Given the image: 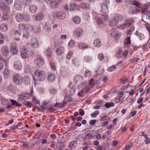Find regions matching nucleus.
Wrapping results in <instances>:
<instances>
[{
    "label": "nucleus",
    "instance_id": "nucleus-1",
    "mask_svg": "<svg viewBox=\"0 0 150 150\" xmlns=\"http://www.w3.org/2000/svg\"><path fill=\"white\" fill-rule=\"evenodd\" d=\"M19 28L20 30L23 31V37L26 38H28L30 35L28 30L31 28L30 25L19 24Z\"/></svg>",
    "mask_w": 150,
    "mask_h": 150
},
{
    "label": "nucleus",
    "instance_id": "nucleus-2",
    "mask_svg": "<svg viewBox=\"0 0 150 150\" xmlns=\"http://www.w3.org/2000/svg\"><path fill=\"white\" fill-rule=\"evenodd\" d=\"M133 6L129 10V12L132 14H136L140 8V4L135 0L132 2Z\"/></svg>",
    "mask_w": 150,
    "mask_h": 150
},
{
    "label": "nucleus",
    "instance_id": "nucleus-3",
    "mask_svg": "<svg viewBox=\"0 0 150 150\" xmlns=\"http://www.w3.org/2000/svg\"><path fill=\"white\" fill-rule=\"evenodd\" d=\"M16 20L18 22H21L24 20L26 21H28L30 20L29 16L27 14H22L21 13H18L15 17Z\"/></svg>",
    "mask_w": 150,
    "mask_h": 150
},
{
    "label": "nucleus",
    "instance_id": "nucleus-4",
    "mask_svg": "<svg viewBox=\"0 0 150 150\" xmlns=\"http://www.w3.org/2000/svg\"><path fill=\"white\" fill-rule=\"evenodd\" d=\"M34 74L36 77H38L39 80L43 81L45 78V74L43 71L37 70L35 71Z\"/></svg>",
    "mask_w": 150,
    "mask_h": 150
},
{
    "label": "nucleus",
    "instance_id": "nucleus-5",
    "mask_svg": "<svg viewBox=\"0 0 150 150\" xmlns=\"http://www.w3.org/2000/svg\"><path fill=\"white\" fill-rule=\"evenodd\" d=\"M110 4V1L108 0H107L105 1L101 4V11L103 13H106L108 12V7Z\"/></svg>",
    "mask_w": 150,
    "mask_h": 150
},
{
    "label": "nucleus",
    "instance_id": "nucleus-6",
    "mask_svg": "<svg viewBox=\"0 0 150 150\" xmlns=\"http://www.w3.org/2000/svg\"><path fill=\"white\" fill-rule=\"evenodd\" d=\"M35 62L36 65L39 67L43 65L44 62L43 58L40 56H37L36 59L35 60Z\"/></svg>",
    "mask_w": 150,
    "mask_h": 150
},
{
    "label": "nucleus",
    "instance_id": "nucleus-7",
    "mask_svg": "<svg viewBox=\"0 0 150 150\" xmlns=\"http://www.w3.org/2000/svg\"><path fill=\"white\" fill-rule=\"evenodd\" d=\"M14 82L17 84H21L23 81V78L18 75L14 76L13 79Z\"/></svg>",
    "mask_w": 150,
    "mask_h": 150
},
{
    "label": "nucleus",
    "instance_id": "nucleus-8",
    "mask_svg": "<svg viewBox=\"0 0 150 150\" xmlns=\"http://www.w3.org/2000/svg\"><path fill=\"white\" fill-rule=\"evenodd\" d=\"M0 9L5 12H8L10 11L9 6L4 2L0 3Z\"/></svg>",
    "mask_w": 150,
    "mask_h": 150
},
{
    "label": "nucleus",
    "instance_id": "nucleus-9",
    "mask_svg": "<svg viewBox=\"0 0 150 150\" xmlns=\"http://www.w3.org/2000/svg\"><path fill=\"white\" fill-rule=\"evenodd\" d=\"M142 12L144 14L150 17V5L146 4L144 8H143Z\"/></svg>",
    "mask_w": 150,
    "mask_h": 150
},
{
    "label": "nucleus",
    "instance_id": "nucleus-10",
    "mask_svg": "<svg viewBox=\"0 0 150 150\" xmlns=\"http://www.w3.org/2000/svg\"><path fill=\"white\" fill-rule=\"evenodd\" d=\"M1 52L3 55L7 56L9 55L10 51L7 46H4L1 47Z\"/></svg>",
    "mask_w": 150,
    "mask_h": 150
},
{
    "label": "nucleus",
    "instance_id": "nucleus-11",
    "mask_svg": "<svg viewBox=\"0 0 150 150\" xmlns=\"http://www.w3.org/2000/svg\"><path fill=\"white\" fill-rule=\"evenodd\" d=\"M42 28L43 30L46 32H49L51 30V26L49 23H43Z\"/></svg>",
    "mask_w": 150,
    "mask_h": 150
},
{
    "label": "nucleus",
    "instance_id": "nucleus-12",
    "mask_svg": "<svg viewBox=\"0 0 150 150\" xmlns=\"http://www.w3.org/2000/svg\"><path fill=\"white\" fill-rule=\"evenodd\" d=\"M21 50V54L22 57L24 59L28 58L29 56L28 54L27 53V51L25 47H20Z\"/></svg>",
    "mask_w": 150,
    "mask_h": 150
},
{
    "label": "nucleus",
    "instance_id": "nucleus-13",
    "mask_svg": "<svg viewBox=\"0 0 150 150\" xmlns=\"http://www.w3.org/2000/svg\"><path fill=\"white\" fill-rule=\"evenodd\" d=\"M128 93V92H125L123 93L122 92L119 93V99L121 100L126 99L129 96Z\"/></svg>",
    "mask_w": 150,
    "mask_h": 150
},
{
    "label": "nucleus",
    "instance_id": "nucleus-14",
    "mask_svg": "<svg viewBox=\"0 0 150 150\" xmlns=\"http://www.w3.org/2000/svg\"><path fill=\"white\" fill-rule=\"evenodd\" d=\"M65 15L63 11H58L56 14V18L60 20H62L65 17Z\"/></svg>",
    "mask_w": 150,
    "mask_h": 150
},
{
    "label": "nucleus",
    "instance_id": "nucleus-15",
    "mask_svg": "<svg viewBox=\"0 0 150 150\" xmlns=\"http://www.w3.org/2000/svg\"><path fill=\"white\" fill-rule=\"evenodd\" d=\"M31 43V45L33 46V47L36 48L38 45V41L35 37H32L31 38V41H30Z\"/></svg>",
    "mask_w": 150,
    "mask_h": 150
},
{
    "label": "nucleus",
    "instance_id": "nucleus-16",
    "mask_svg": "<svg viewBox=\"0 0 150 150\" xmlns=\"http://www.w3.org/2000/svg\"><path fill=\"white\" fill-rule=\"evenodd\" d=\"M61 3V1L59 0L57 2L55 0L52 1L50 3V6L52 8H58L59 4Z\"/></svg>",
    "mask_w": 150,
    "mask_h": 150
},
{
    "label": "nucleus",
    "instance_id": "nucleus-17",
    "mask_svg": "<svg viewBox=\"0 0 150 150\" xmlns=\"http://www.w3.org/2000/svg\"><path fill=\"white\" fill-rule=\"evenodd\" d=\"M74 33L77 36L80 37L83 34L82 29L80 28H77L74 31Z\"/></svg>",
    "mask_w": 150,
    "mask_h": 150
},
{
    "label": "nucleus",
    "instance_id": "nucleus-18",
    "mask_svg": "<svg viewBox=\"0 0 150 150\" xmlns=\"http://www.w3.org/2000/svg\"><path fill=\"white\" fill-rule=\"evenodd\" d=\"M11 50L13 54H16L18 52L17 47L15 43H13L11 45Z\"/></svg>",
    "mask_w": 150,
    "mask_h": 150
},
{
    "label": "nucleus",
    "instance_id": "nucleus-19",
    "mask_svg": "<svg viewBox=\"0 0 150 150\" xmlns=\"http://www.w3.org/2000/svg\"><path fill=\"white\" fill-rule=\"evenodd\" d=\"M101 40L100 38H96L94 40L93 44L94 46L99 47L101 45Z\"/></svg>",
    "mask_w": 150,
    "mask_h": 150
},
{
    "label": "nucleus",
    "instance_id": "nucleus-20",
    "mask_svg": "<svg viewBox=\"0 0 150 150\" xmlns=\"http://www.w3.org/2000/svg\"><path fill=\"white\" fill-rule=\"evenodd\" d=\"M0 29L3 32H6L8 29V25L5 23H3L0 25Z\"/></svg>",
    "mask_w": 150,
    "mask_h": 150
},
{
    "label": "nucleus",
    "instance_id": "nucleus-21",
    "mask_svg": "<svg viewBox=\"0 0 150 150\" xmlns=\"http://www.w3.org/2000/svg\"><path fill=\"white\" fill-rule=\"evenodd\" d=\"M29 11L32 13H34L37 11L38 8L35 5H32L30 6L29 7Z\"/></svg>",
    "mask_w": 150,
    "mask_h": 150
},
{
    "label": "nucleus",
    "instance_id": "nucleus-22",
    "mask_svg": "<svg viewBox=\"0 0 150 150\" xmlns=\"http://www.w3.org/2000/svg\"><path fill=\"white\" fill-rule=\"evenodd\" d=\"M11 101L12 103V105H10L7 107V108H8L11 107L12 106L16 105L17 107L21 106L22 105L21 103L17 102L16 101L13 100L11 99Z\"/></svg>",
    "mask_w": 150,
    "mask_h": 150
},
{
    "label": "nucleus",
    "instance_id": "nucleus-23",
    "mask_svg": "<svg viewBox=\"0 0 150 150\" xmlns=\"http://www.w3.org/2000/svg\"><path fill=\"white\" fill-rule=\"evenodd\" d=\"M64 52V48L62 47L57 49L56 50V54L57 55H60L62 54Z\"/></svg>",
    "mask_w": 150,
    "mask_h": 150
},
{
    "label": "nucleus",
    "instance_id": "nucleus-24",
    "mask_svg": "<svg viewBox=\"0 0 150 150\" xmlns=\"http://www.w3.org/2000/svg\"><path fill=\"white\" fill-rule=\"evenodd\" d=\"M135 34L137 35V38L140 40H143L144 38V34L140 33L139 32L136 31L135 33Z\"/></svg>",
    "mask_w": 150,
    "mask_h": 150
},
{
    "label": "nucleus",
    "instance_id": "nucleus-25",
    "mask_svg": "<svg viewBox=\"0 0 150 150\" xmlns=\"http://www.w3.org/2000/svg\"><path fill=\"white\" fill-rule=\"evenodd\" d=\"M23 82L27 86L29 85L30 82V79L27 76H25L23 78Z\"/></svg>",
    "mask_w": 150,
    "mask_h": 150
},
{
    "label": "nucleus",
    "instance_id": "nucleus-26",
    "mask_svg": "<svg viewBox=\"0 0 150 150\" xmlns=\"http://www.w3.org/2000/svg\"><path fill=\"white\" fill-rule=\"evenodd\" d=\"M74 80L75 82L76 83L78 82H80L83 80V78L81 76L79 75H76L74 78Z\"/></svg>",
    "mask_w": 150,
    "mask_h": 150
},
{
    "label": "nucleus",
    "instance_id": "nucleus-27",
    "mask_svg": "<svg viewBox=\"0 0 150 150\" xmlns=\"http://www.w3.org/2000/svg\"><path fill=\"white\" fill-rule=\"evenodd\" d=\"M78 46L79 48L82 49L83 50L88 47L86 44L82 42L78 43Z\"/></svg>",
    "mask_w": 150,
    "mask_h": 150
},
{
    "label": "nucleus",
    "instance_id": "nucleus-28",
    "mask_svg": "<svg viewBox=\"0 0 150 150\" xmlns=\"http://www.w3.org/2000/svg\"><path fill=\"white\" fill-rule=\"evenodd\" d=\"M47 78L49 81L51 82L53 81L55 79V75L54 74L51 73V74H49Z\"/></svg>",
    "mask_w": 150,
    "mask_h": 150
},
{
    "label": "nucleus",
    "instance_id": "nucleus-29",
    "mask_svg": "<svg viewBox=\"0 0 150 150\" xmlns=\"http://www.w3.org/2000/svg\"><path fill=\"white\" fill-rule=\"evenodd\" d=\"M100 15L98 14L95 17L96 21L99 24H101L103 23V20L100 17Z\"/></svg>",
    "mask_w": 150,
    "mask_h": 150
},
{
    "label": "nucleus",
    "instance_id": "nucleus-30",
    "mask_svg": "<svg viewBox=\"0 0 150 150\" xmlns=\"http://www.w3.org/2000/svg\"><path fill=\"white\" fill-rule=\"evenodd\" d=\"M22 103L28 108L31 107L33 105V104L30 102L25 101V100H23Z\"/></svg>",
    "mask_w": 150,
    "mask_h": 150
},
{
    "label": "nucleus",
    "instance_id": "nucleus-31",
    "mask_svg": "<svg viewBox=\"0 0 150 150\" xmlns=\"http://www.w3.org/2000/svg\"><path fill=\"white\" fill-rule=\"evenodd\" d=\"M73 21L76 24H78L80 23L81 19L78 16H75L73 18Z\"/></svg>",
    "mask_w": 150,
    "mask_h": 150
},
{
    "label": "nucleus",
    "instance_id": "nucleus-32",
    "mask_svg": "<svg viewBox=\"0 0 150 150\" xmlns=\"http://www.w3.org/2000/svg\"><path fill=\"white\" fill-rule=\"evenodd\" d=\"M14 6L17 10L20 9V8L22 7V5L19 1H16L15 3Z\"/></svg>",
    "mask_w": 150,
    "mask_h": 150
},
{
    "label": "nucleus",
    "instance_id": "nucleus-33",
    "mask_svg": "<svg viewBox=\"0 0 150 150\" xmlns=\"http://www.w3.org/2000/svg\"><path fill=\"white\" fill-rule=\"evenodd\" d=\"M113 19L116 22H117V23L118 24V22L121 21V20L122 19V18L120 15H116L114 17Z\"/></svg>",
    "mask_w": 150,
    "mask_h": 150
},
{
    "label": "nucleus",
    "instance_id": "nucleus-34",
    "mask_svg": "<svg viewBox=\"0 0 150 150\" xmlns=\"http://www.w3.org/2000/svg\"><path fill=\"white\" fill-rule=\"evenodd\" d=\"M115 105V103L112 102H108L104 105V106L107 108H109L111 107H113Z\"/></svg>",
    "mask_w": 150,
    "mask_h": 150
},
{
    "label": "nucleus",
    "instance_id": "nucleus-35",
    "mask_svg": "<svg viewBox=\"0 0 150 150\" xmlns=\"http://www.w3.org/2000/svg\"><path fill=\"white\" fill-rule=\"evenodd\" d=\"M70 8L69 9L71 10H73L76 8L78 7V6L76 4H72L70 3L69 4Z\"/></svg>",
    "mask_w": 150,
    "mask_h": 150
},
{
    "label": "nucleus",
    "instance_id": "nucleus-36",
    "mask_svg": "<svg viewBox=\"0 0 150 150\" xmlns=\"http://www.w3.org/2000/svg\"><path fill=\"white\" fill-rule=\"evenodd\" d=\"M95 136L94 134L91 133L86 134V137L88 139H93Z\"/></svg>",
    "mask_w": 150,
    "mask_h": 150
},
{
    "label": "nucleus",
    "instance_id": "nucleus-37",
    "mask_svg": "<svg viewBox=\"0 0 150 150\" xmlns=\"http://www.w3.org/2000/svg\"><path fill=\"white\" fill-rule=\"evenodd\" d=\"M43 17L44 16L43 14L42 13H38L36 16V18L37 20L40 21L42 19Z\"/></svg>",
    "mask_w": 150,
    "mask_h": 150
},
{
    "label": "nucleus",
    "instance_id": "nucleus-38",
    "mask_svg": "<svg viewBox=\"0 0 150 150\" xmlns=\"http://www.w3.org/2000/svg\"><path fill=\"white\" fill-rule=\"evenodd\" d=\"M92 75L91 72L88 70H86L84 73V76L85 78L89 77Z\"/></svg>",
    "mask_w": 150,
    "mask_h": 150
},
{
    "label": "nucleus",
    "instance_id": "nucleus-39",
    "mask_svg": "<svg viewBox=\"0 0 150 150\" xmlns=\"http://www.w3.org/2000/svg\"><path fill=\"white\" fill-rule=\"evenodd\" d=\"M21 66V63L18 61H16L14 65V67L16 69L20 68Z\"/></svg>",
    "mask_w": 150,
    "mask_h": 150
},
{
    "label": "nucleus",
    "instance_id": "nucleus-40",
    "mask_svg": "<svg viewBox=\"0 0 150 150\" xmlns=\"http://www.w3.org/2000/svg\"><path fill=\"white\" fill-rule=\"evenodd\" d=\"M100 17L104 21L107 20L108 19V15L106 13H103V14H100Z\"/></svg>",
    "mask_w": 150,
    "mask_h": 150
},
{
    "label": "nucleus",
    "instance_id": "nucleus-41",
    "mask_svg": "<svg viewBox=\"0 0 150 150\" xmlns=\"http://www.w3.org/2000/svg\"><path fill=\"white\" fill-rule=\"evenodd\" d=\"M117 22H116L114 20H113L112 21H110L109 25L110 26H115L117 25Z\"/></svg>",
    "mask_w": 150,
    "mask_h": 150
},
{
    "label": "nucleus",
    "instance_id": "nucleus-42",
    "mask_svg": "<svg viewBox=\"0 0 150 150\" xmlns=\"http://www.w3.org/2000/svg\"><path fill=\"white\" fill-rule=\"evenodd\" d=\"M9 18V16L8 14H3L1 18V19L2 20H7Z\"/></svg>",
    "mask_w": 150,
    "mask_h": 150
},
{
    "label": "nucleus",
    "instance_id": "nucleus-43",
    "mask_svg": "<svg viewBox=\"0 0 150 150\" xmlns=\"http://www.w3.org/2000/svg\"><path fill=\"white\" fill-rule=\"evenodd\" d=\"M46 54L48 57H50L52 55V53L50 49L48 48L47 49L46 51Z\"/></svg>",
    "mask_w": 150,
    "mask_h": 150
},
{
    "label": "nucleus",
    "instance_id": "nucleus-44",
    "mask_svg": "<svg viewBox=\"0 0 150 150\" xmlns=\"http://www.w3.org/2000/svg\"><path fill=\"white\" fill-rule=\"evenodd\" d=\"M54 123V120L51 119H50L49 120L47 121L46 123V125H49V127L51 126Z\"/></svg>",
    "mask_w": 150,
    "mask_h": 150
},
{
    "label": "nucleus",
    "instance_id": "nucleus-45",
    "mask_svg": "<svg viewBox=\"0 0 150 150\" xmlns=\"http://www.w3.org/2000/svg\"><path fill=\"white\" fill-rule=\"evenodd\" d=\"M31 30L32 31H33L34 32H36L38 31V27L36 26H32L31 25Z\"/></svg>",
    "mask_w": 150,
    "mask_h": 150
},
{
    "label": "nucleus",
    "instance_id": "nucleus-46",
    "mask_svg": "<svg viewBox=\"0 0 150 150\" xmlns=\"http://www.w3.org/2000/svg\"><path fill=\"white\" fill-rule=\"evenodd\" d=\"M89 85L91 87H93L94 86V81L93 79H92L90 80L88 83Z\"/></svg>",
    "mask_w": 150,
    "mask_h": 150
},
{
    "label": "nucleus",
    "instance_id": "nucleus-47",
    "mask_svg": "<svg viewBox=\"0 0 150 150\" xmlns=\"http://www.w3.org/2000/svg\"><path fill=\"white\" fill-rule=\"evenodd\" d=\"M75 91V89L74 88H69V93L71 95H74Z\"/></svg>",
    "mask_w": 150,
    "mask_h": 150
},
{
    "label": "nucleus",
    "instance_id": "nucleus-48",
    "mask_svg": "<svg viewBox=\"0 0 150 150\" xmlns=\"http://www.w3.org/2000/svg\"><path fill=\"white\" fill-rule=\"evenodd\" d=\"M81 6L82 8H83V9H88L90 7V6L88 4L87 5L86 4L83 3L81 5Z\"/></svg>",
    "mask_w": 150,
    "mask_h": 150
},
{
    "label": "nucleus",
    "instance_id": "nucleus-49",
    "mask_svg": "<svg viewBox=\"0 0 150 150\" xmlns=\"http://www.w3.org/2000/svg\"><path fill=\"white\" fill-rule=\"evenodd\" d=\"M126 42H125V44L127 45L131 43V40H130V36H128L126 39H125Z\"/></svg>",
    "mask_w": 150,
    "mask_h": 150
},
{
    "label": "nucleus",
    "instance_id": "nucleus-50",
    "mask_svg": "<svg viewBox=\"0 0 150 150\" xmlns=\"http://www.w3.org/2000/svg\"><path fill=\"white\" fill-rule=\"evenodd\" d=\"M99 113V111L98 110L95 111L94 113L91 114V116L93 117H95Z\"/></svg>",
    "mask_w": 150,
    "mask_h": 150
},
{
    "label": "nucleus",
    "instance_id": "nucleus-51",
    "mask_svg": "<svg viewBox=\"0 0 150 150\" xmlns=\"http://www.w3.org/2000/svg\"><path fill=\"white\" fill-rule=\"evenodd\" d=\"M115 69V65H114L112 66H111L108 68L107 70L110 72H111L114 70Z\"/></svg>",
    "mask_w": 150,
    "mask_h": 150
},
{
    "label": "nucleus",
    "instance_id": "nucleus-52",
    "mask_svg": "<svg viewBox=\"0 0 150 150\" xmlns=\"http://www.w3.org/2000/svg\"><path fill=\"white\" fill-rule=\"evenodd\" d=\"M50 64L52 69L55 70L56 69V67L54 62H50Z\"/></svg>",
    "mask_w": 150,
    "mask_h": 150
},
{
    "label": "nucleus",
    "instance_id": "nucleus-53",
    "mask_svg": "<svg viewBox=\"0 0 150 150\" xmlns=\"http://www.w3.org/2000/svg\"><path fill=\"white\" fill-rule=\"evenodd\" d=\"M98 57L100 60H103L104 58L103 55L102 53L99 54L98 55Z\"/></svg>",
    "mask_w": 150,
    "mask_h": 150
},
{
    "label": "nucleus",
    "instance_id": "nucleus-54",
    "mask_svg": "<svg viewBox=\"0 0 150 150\" xmlns=\"http://www.w3.org/2000/svg\"><path fill=\"white\" fill-rule=\"evenodd\" d=\"M121 33H118L117 32V33L116 34L115 36H114L115 39L116 40H117V39L120 38L121 36Z\"/></svg>",
    "mask_w": 150,
    "mask_h": 150
},
{
    "label": "nucleus",
    "instance_id": "nucleus-55",
    "mask_svg": "<svg viewBox=\"0 0 150 150\" xmlns=\"http://www.w3.org/2000/svg\"><path fill=\"white\" fill-rule=\"evenodd\" d=\"M10 73V71L8 69H5L3 71L4 75H7Z\"/></svg>",
    "mask_w": 150,
    "mask_h": 150
},
{
    "label": "nucleus",
    "instance_id": "nucleus-56",
    "mask_svg": "<svg viewBox=\"0 0 150 150\" xmlns=\"http://www.w3.org/2000/svg\"><path fill=\"white\" fill-rule=\"evenodd\" d=\"M133 21L132 20H127L126 22V25L127 26H129L133 23Z\"/></svg>",
    "mask_w": 150,
    "mask_h": 150
},
{
    "label": "nucleus",
    "instance_id": "nucleus-57",
    "mask_svg": "<svg viewBox=\"0 0 150 150\" xmlns=\"http://www.w3.org/2000/svg\"><path fill=\"white\" fill-rule=\"evenodd\" d=\"M104 146L103 145L102 146H101L100 145H98V147L97 148V150H105V149L103 146Z\"/></svg>",
    "mask_w": 150,
    "mask_h": 150
},
{
    "label": "nucleus",
    "instance_id": "nucleus-58",
    "mask_svg": "<svg viewBox=\"0 0 150 150\" xmlns=\"http://www.w3.org/2000/svg\"><path fill=\"white\" fill-rule=\"evenodd\" d=\"M64 105V103H56L54 105V107H57L58 106L59 107H62Z\"/></svg>",
    "mask_w": 150,
    "mask_h": 150
},
{
    "label": "nucleus",
    "instance_id": "nucleus-59",
    "mask_svg": "<svg viewBox=\"0 0 150 150\" xmlns=\"http://www.w3.org/2000/svg\"><path fill=\"white\" fill-rule=\"evenodd\" d=\"M87 82L86 81L81 82L80 83V86L81 87H84L87 85Z\"/></svg>",
    "mask_w": 150,
    "mask_h": 150
},
{
    "label": "nucleus",
    "instance_id": "nucleus-60",
    "mask_svg": "<svg viewBox=\"0 0 150 150\" xmlns=\"http://www.w3.org/2000/svg\"><path fill=\"white\" fill-rule=\"evenodd\" d=\"M60 42L58 41H56L55 42L54 47L55 48L59 47L60 46Z\"/></svg>",
    "mask_w": 150,
    "mask_h": 150
},
{
    "label": "nucleus",
    "instance_id": "nucleus-61",
    "mask_svg": "<svg viewBox=\"0 0 150 150\" xmlns=\"http://www.w3.org/2000/svg\"><path fill=\"white\" fill-rule=\"evenodd\" d=\"M69 45L70 47H73L74 45V41L73 40H71L69 43Z\"/></svg>",
    "mask_w": 150,
    "mask_h": 150
},
{
    "label": "nucleus",
    "instance_id": "nucleus-62",
    "mask_svg": "<svg viewBox=\"0 0 150 150\" xmlns=\"http://www.w3.org/2000/svg\"><path fill=\"white\" fill-rule=\"evenodd\" d=\"M79 113L81 116H83L84 114V110L82 109H79Z\"/></svg>",
    "mask_w": 150,
    "mask_h": 150
},
{
    "label": "nucleus",
    "instance_id": "nucleus-63",
    "mask_svg": "<svg viewBox=\"0 0 150 150\" xmlns=\"http://www.w3.org/2000/svg\"><path fill=\"white\" fill-rule=\"evenodd\" d=\"M73 55V53L72 52H69L67 54V58L69 59Z\"/></svg>",
    "mask_w": 150,
    "mask_h": 150
},
{
    "label": "nucleus",
    "instance_id": "nucleus-64",
    "mask_svg": "<svg viewBox=\"0 0 150 150\" xmlns=\"http://www.w3.org/2000/svg\"><path fill=\"white\" fill-rule=\"evenodd\" d=\"M117 33V31L116 30H113L112 32L110 33V35L112 37H114Z\"/></svg>",
    "mask_w": 150,
    "mask_h": 150
}]
</instances>
